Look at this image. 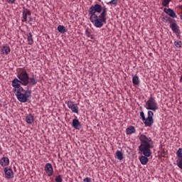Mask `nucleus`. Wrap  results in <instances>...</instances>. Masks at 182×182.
<instances>
[{
	"label": "nucleus",
	"mask_w": 182,
	"mask_h": 182,
	"mask_svg": "<svg viewBox=\"0 0 182 182\" xmlns=\"http://www.w3.org/2000/svg\"><path fill=\"white\" fill-rule=\"evenodd\" d=\"M88 14L90 15V21L94 23L95 28H102L104 23L107 21V9L102 7L100 4H95L91 6L88 10Z\"/></svg>",
	"instance_id": "obj_1"
},
{
	"label": "nucleus",
	"mask_w": 182,
	"mask_h": 182,
	"mask_svg": "<svg viewBox=\"0 0 182 182\" xmlns=\"http://www.w3.org/2000/svg\"><path fill=\"white\" fill-rule=\"evenodd\" d=\"M25 93L23 94V92ZM16 96L19 102L25 103L28 102V98L31 97V92L29 90L25 91V90H20L15 92Z\"/></svg>",
	"instance_id": "obj_2"
},
{
	"label": "nucleus",
	"mask_w": 182,
	"mask_h": 182,
	"mask_svg": "<svg viewBox=\"0 0 182 182\" xmlns=\"http://www.w3.org/2000/svg\"><path fill=\"white\" fill-rule=\"evenodd\" d=\"M145 108L147 110H152V112L159 110V105L156 101V98L151 96L145 104Z\"/></svg>",
	"instance_id": "obj_3"
},
{
	"label": "nucleus",
	"mask_w": 182,
	"mask_h": 182,
	"mask_svg": "<svg viewBox=\"0 0 182 182\" xmlns=\"http://www.w3.org/2000/svg\"><path fill=\"white\" fill-rule=\"evenodd\" d=\"M17 77L21 82L23 86H28V85H29V75L26 70H21L17 75Z\"/></svg>",
	"instance_id": "obj_4"
},
{
	"label": "nucleus",
	"mask_w": 182,
	"mask_h": 182,
	"mask_svg": "<svg viewBox=\"0 0 182 182\" xmlns=\"http://www.w3.org/2000/svg\"><path fill=\"white\" fill-rule=\"evenodd\" d=\"M148 117L143 120L144 124H145L146 127H151L153 124L154 123V119H153V116H154V113L151 110H149L147 113Z\"/></svg>",
	"instance_id": "obj_5"
},
{
	"label": "nucleus",
	"mask_w": 182,
	"mask_h": 182,
	"mask_svg": "<svg viewBox=\"0 0 182 182\" xmlns=\"http://www.w3.org/2000/svg\"><path fill=\"white\" fill-rule=\"evenodd\" d=\"M139 139L141 143L140 146H153V141L151 140V138L148 137L147 136H146L144 134H141L139 136Z\"/></svg>",
	"instance_id": "obj_6"
},
{
	"label": "nucleus",
	"mask_w": 182,
	"mask_h": 182,
	"mask_svg": "<svg viewBox=\"0 0 182 182\" xmlns=\"http://www.w3.org/2000/svg\"><path fill=\"white\" fill-rule=\"evenodd\" d=\"M22 85V82L19 80L18 78H14L11 81V86H13V92L14 93H16V92H18L19 90H23V87L21 86Z\"/></svg>",
	"instance_id": "obj_7"
},
{
	"label": "nucleus",
	"mask_w": 182,
	"mask_h": 182,
	"mask_svg": "<svg viewBox=\"0 0 182 182\" xmlns=\"http://www.w3.org/2000/svg\"><path fill=\"white\" fill-rule=\"evenodd\" d=\"M151 149H153V146H139V151L145 157H150L151 156Z\"/></svg>",
	"instance_id": "obj_8"
},
{
	"label": "nucleus",
	"mask_w": 182,
	"mask_h": 182,
	"mask_svg": "<svg viewBox=\"0 0 182 182\" xmlns=\"http://www.w3.org/2000/svg\"><path fill=\"white\" fill-rule=\"evenodd\" d=\"M168 21L170 23V28L174 33L180 34V29L178 28V25L176 23V20H173L171 18H168Z\"/></svg>",
	"instance_id": "obj_9"
},
{
	"label": "nucleus",
	"mask_w": 182,
	"mask_h": 182,
	"mask_svg": "<svg viewBox=\"0 0 182 182\" xmlns=\"http://www.w3.org/2000/svg\"><path fill=\"white\" fill-rule=\"evenodd\" d=\"M66 105L68 109H70L73 113L79 114V107H77V104H75L73 101L66 102Z\"/></svg>",
	"instance_id": "obj_10"
},
{
	"label": "nucleus",
	"mask_w": 182,
	"mask_h": 182,
	"mask_svg": "<svg viewBox=\"0 0 182 182\" xmlns=\"http://www.w3.org/2000/svg\"><path fill=\"white\" fill-rule=\"evenodd\" d=\"M31 10L25 7H23L21 22H25L26 23H28V16H31Z\"/></svg>",
	"instance_id": "obj_11"
},
{
	"label": "nucleus",
	"mask_w": 182,
	"mask_h": 182,
	"mask_svg": "<svg viewBox=\"0 0 182 182\" xmlns=\"http://www.w3.org/2000/svg\"><path fill=\"white\" fill-rule=\"evenodd\" d=\"M176 166L182 170V148H179L176 153Z\"/></svg>",
	"instance_id": "obj_12"
},
{
	"label": "nucleus",
	"mask_w": 182,
	"mask_h": 182,
	"mask_svg": "<svg viewBox=\"0 0 182 182\" xmlns=\"http://www.w3.org/2000/svg\"><path fill=\"white\" fill-rule=\"evenodd\" d=\"M44 170L48 177H52V176H53V166H52V164H46Z\"/></svg>",
	"instance_id": "obj_13"
},
{
	"label": "nucleus",
	"mask_w": 182,
	"mask_h": 182,
	"mask_svg": "<svg viewBox=\"0 0 182 182\" xmlns=\"http://www.w3.org/2000/svg\"><path fill=\"white\" fill-rule=\"evenodd\" d=\"M5 178L7 180H11V178H14V171L11 168L5 167L4 168Z\"/></svg>",
	"instance_id": "obj_14"
},
{
	"label": "nucleus",
	"mask_w": 182,
	"mask_h": 182,
	"mask_svg": "<svg viewBox=\"0 0 182 182\" xmlns=\"http://www.w3.org/2000/svg\"><path fill=\"white\" fill-rule=\"evenodd\" d=\"M164 12L166 14V15H168L171 18H177V14H176V12H174V10L172 9H164Z\"/></svg>",
	"instance_id": "obj_15"
},
{
	"label": "nucleus",
	"mask_w": 182,
	"mask_h": 182,
	"mask_svg": "<svg viewBox=\"0 0 182 182\" xmlns=\"http://www.w3.org/2000/svg\"><path fill=\"white\" fill-rule=\"evenodd\" d=\"M73 127L76 130H80L82 125L80 124V122L77 119H73Z\"/></svg>",
	"instance_id": "obj_16"
},
{
	"label": "nucleus",
	"mask_w": 182,
	"mask_h": 182,
	"mask_svg": "<svg viewBox=\"0 0 182 182\" xmlns=\"http://www.w3.org/2000/svg\"><path fill=\"white\" fill-rule=\"evenodd\" d=\"M0 166H1V167H7V166H9V158L2 157L0 159Z\"/></svg>",
	"instance_id": "obj_17"
},
{
	"label": "nucleus",
	"mask_w": 182,
	"mask_h": 182,
	"mask_svg": "<svg viewBox=\"0 0 182 182\" xmlns=\"http://www.w3.org/2000/svg\"><path fill=\"white\" fill-rule=\"evenodd\" d=\"M149 156H141L139 158V161L140 163L143 165V166H146V164H147V163H149V158H147Z\"/></svg>",
	"instance_id": "obj_18"
},
{
	"label": "nucleus",
	"mask_w": 182,
	"mask_h": 182,
	"mask_svg": "<svg viewBox=\"0 0 182 182\" xmlns=\"http://www.w3.org/2000/svg\"><path fill=\"white\" fill-rule=\"evenodd\" d=\"M127 134H133L136 133V128L134 126H130L126 129Z\"/></svg>",
	"instance_id": "obj_19"
},
{
	"label": "nucleus",
	"mask_w": 182,
	"mask_h": 182,
	"mask_svg": "<svg viewBox=\"0 0 182 182\" xmlns=\"http://www.w3.org/2000/svg\"><path fill=\"white\" fill-rule=\"evenodd\" d=\"M132 82L135 86H139L140 85V79L139 78V76L134 75L132 77Z\"/></svg>",
	"instance_id": "obj_20"
},
{
	"label": "nucleus",
	"mask_w": 182,
	"mask_h": 182,
	"mask_svg": "<svg viewBox=\"0 0 182 182\" xmlns=\"http://www.w3.org/2000/svg\"><path fill=\"white\" fill-rule=\"evenodd\" d=\"M3 55H9L11 52V48L9 46H4L1 49Z\"/></svg>",
	"instance_id": "obj_21"
},
{
	"label": "nucleus",
	"mask_w": 182,
	"mask_h": 182,
	"mask_svg": "<svg viewBox=\"0 0 182 182\" xmlns=\"http://www.w3.org/2000/svg\"><path fill=\"white\" fill-rule=\"evenodd\" d=\"M57 30L60 33H66L68 32V29L64 26L60 25L58 26Z\"/></svg>",
	"instance_id": "obj_22"
},
{
	"label": "nucleus",
	"mask_w": 182,
	"mask_h": 182,
	"mask_svg": "<svg viewBox=\"0 0 182 182\" xmlns=\"http://www.w3.org/2000/svg\"><path fill=\"white\" fill-rule=\"evenodd\" d=\"M33 116H32V114H28L26 117V123H28V124H32L33 123Z\"/></svg>",
	"instance_id": "obj_23"
},
{
	"label": "nucleus",
	"mask_w": 182,
	"mask_h": 182,
	"mask_svg": "<svg viewBox=\"0 0 182 182\" xmlns=\"http://www.w3.org/2000/svg\"><path fill=\"white\" fill-rule=\"evenodd\" d=\"M116 157L117 160H119V161H122V160H123V152H122V151H117Z\"/></svg>",
	"instance_id": "obj_24"
},
{
	"label": "nucleus",
	"mask_w": 182,
	"mask_h": 182,
	"mask_svg": "<svg viewBox=\"0 0 182 182\" xmlns=\"http://www.w3.org/2000/svg\"><path fill=\"white\" fill-rule=\"evenodd\" d=\"M27 39H28V45H33V38H32L31 33H28Z\"/></svg>",
	"instance_id": "obj_25"
},
{
	"label": "nucleus",
	"mask_w": 182,
	"mask_h": 182,
	"mask_svg": "<svg viewBox=\"0 0 182 182\" xmlns=\"http://www.w3.org/2000/svg\"><path fill=\"white\" fill-rule=\"evenodd\" d=\"M28 82L33 85H35L38 83V80H36L33 76L29 78Z\"/></svg>",
	"instance_id": "obj_26"
},
{
	"label": "nucleus",
	"mask_w": 182,
	"mask_h": 182,
	"mask_svg": "<svg viewBox=\"0 0 182 182\" xmlns=\"http://www.w3.org/2000/svg\"><path fill=\"white\" fill-rule=\"evenodd\" d=\"M171 2V0H162L163 6H168V4Z\"/></svg>",
	"instance_id": "obj_27"
},
{
	"label": "nucleus",
	"mask_w": 182,
	"mask_h": 182,
	"mask_svg": "<svg viewBox=\"0 0 182 182\" xmlns=\"http://www.w3.org/2000/svg\"><path fill=\"white\" fill-rule=\"evenodd\" d=\"M118 3H119V0H112L109 3H107V4L108 5H114L116 6V5H117Z\"/></svg>",
	"instance_id": "obj_28"
},
{
	"label": "nucleus",
	"mask_w": 182,
	"mask_h": 182,
	"mask_svg": "<svg viewBox=\"0 0 182 182\" xmlns=\"http://www.w3.org/2000/svg\"><path fill=\"white\" fill-rule=\"evenodd\" d=\"M174 45L177 48H181L182 42H181V41H176L174 42Z\"/></svg>",
	"instance_id": "obj_29"
},
{
	"label": "nucleus",
	"mask_w": 182,
	"mask_h": 182,
	"mask_svg": "<svg viewBox=\"0 0 182 182\" xmlns=\"http://www.w3.org/2000/svg\"><path fill=\"white\" fill-rule=\"evenodd\" d=\"M55 180L56 182H62V181H63V180L62 179V176H60V175L56 176Z\"/></svg>",
	"instance_id": "obj_30"
},
{
	"label": "nucleus",
	"mask_w": 182,
	"mask_h": 182,
	"mask_svg": "<svg viewBox=\"0 0 182 182\" xmlns=\"http://www.w3.org/2000/svg\"><path fill=\"white\" fill-rule=\"evenodd\" d=\"M82 182H92V178L89 177L85 178Z\"/></svg>",
	"instance_id": "obj_31"
},
{
	"label": "nucleus",
	"mask_w": 182,
	"mask_h": 182,
	"mask_svg": "<svg viewBox=\"0 0 182 182\" xmlns=\"http://www.w3.org/2000/svg\"><path fill=\"white\" fill-rule=\"evenodd\" d=\"M140 116L142 119V121L146 120V116H144V112H140Z\"/></svg>",
	"instance_id": "obj_32"
},
{
	"label": "nucleus",
	"mask_w": 182,
	"mask_h": 182,
	"mask_svg": "<svg viewBox=\"0 0 182 182\" xmlns=\"http://www.w3.org/2000/svg\"><path fill=\"white\" fill-rule=\"evenodd\" d=\"M6 2H7V4H13L16 2V0H6Z\"/></svg>",
	"instance_id": "obj_33"
},
{
	"label": "nucleus",
	"mask_w": 182,
	"mask_h": 182,
	"mask_svg": "<svg viewBox=\"0 0 182 182\" xmlns=\"http://www.w3.org/2000/svg\"><path fill=\"white\" fill-rule=\"evenodd\" d=\"M28 19H29L30 25L32 26V23L31 22H33L35 19L33 18V17H29Z\"/></svg>",
	"instance_id": "obj_34"
},
{
	"label": "nucleus",
	"mask_w": 182,
	"mask_h": 182,
	"mask_svg": "<svg viewBox=\"0 0 182 182\" xmlns=\"http://www.w3.org/2000/svg\"><path fill=\"white\" fill-rule=\"evenodd\" d=\"M162 157H166V151H163L161 154Z\"/></svg>",
	"instance_id": "obj_35"
},
{
	"label": "nucleus",
	"mask_w": 182,
	"mask_h": 182,
	"mask_svg": "<svg viewBox=\"0 0 182 182\" xmlns=\"http://www.w3.org/2000/svg\"><path fill=\"white\" fill-rule=\"evenodd\" d=\"M178 8H179V9H181V10L182 11V5H180V6H178Z\"/></svg>",
	"instance_id": "obj_36"
}]
</instances>
